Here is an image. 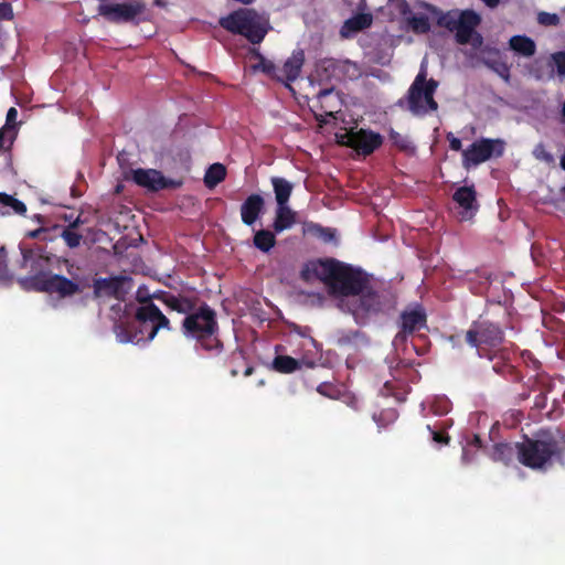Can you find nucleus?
I'll return each instance as SVG.
<instances>
[{
    "instance_id": "nucleus-1",
    "label": "nucleus",
    "mask_w": 565,
    "mask_h": 565,
    "mask_svg": "<svg viewBox=\"0 0 565 565\" xmlns=\"http://www.w3.org/2000/svg\"><path fill=\"white\" fill-rule=\"evenodd\" d=\"M303 277L322 281L338 299V307L352 313L356 321L386 307V297L373 290L360 271L334 259L310 262Z\"/></svg>"
},
{
    "instance_id": "nucleus-2",
    "label": "nucleus",
    "mask_w": 565,
    "mask_h": 565,
    "mask_svg": "<svg viewBox=\"0 0 565 565\" xmlns=\"http://www.w3.org/2000/svg\"><path fill=\"white\" fill-rule=\"evenodd\" d=\"M169 320L152 302H143L137 309L135 321L129 326L116 327V338L120 343H148L160 329L168 328Z\"/></svg>"
},
{
    "instance_id": "nucleus-3",
    "label": "nucleus",
    "mask_w": 565,
    "mask_h": 565,
    "mask_svg": "<svg viewBox=\"0 0 565 565\" xmlns=\"http://www.w3.org/2000/svg\"><path fill=\"white\" fill-rule=\"evenodd\" d=\"M563 437L557 430H544L534 439L520 443L518 449L519 460L532 469H545L562 450Z\"/></svg>"
},
{
    "instance_id": "nucleus-4",
    "label": "nucleus",
    "mask_w": 565,
    "mask_h": 565,
    "mask_svg": "<svg viewBox=\"0 0 565 565\" xmlns=\"http://www.w3.org/2000/svg\"><path fill=\"white\" fill-rule=\"evenodd\" d=\"M220 24L230 32L238 33L252 43H259L266 35L267 21L252 10H238L222 18Z\"/></svg>"
},
{
    "instance_id": "nucleus-5",
    "label": "nucleus",
    "mask_w": 565,
    "mask_h": 565,
    "mask_svg": "<svg viewBox=\"0 0 565 565\" xmlns=\"http://www.w3.org/2000/svg\"><path fill=\"white\" fill-rule=\"evenodd\" d=\"M437 86L436 81L427 79L426 60H424L420 71L408 90V109L416 116L436 110L438 105L434 99V93Z\"/></svg>"
},
{
    "instance_id": "nucleus-6",
    "label": "nucleus",
    "mask_w": 565,
    "mask_h": 565,
    "mask_svg": "<svg viewBox=\"0 0 565 565\" xmlns=\"http://www.w3.org/2000/svg\"><path fill=\"white\" fill-rule=\"evenodd\" d=\"M439 22L450 31H455L460 43L471 42L473 46L481 45V36L475 32L480 22V17L475 11H450L444 14Z\"/></svg>"
},
{
    "instance_id": "nucleus-7",
    "label": "nucleus",
    "mask_w": 565,
    "mask_h": 565,
    "mask_svg": "<svg viewBox=\"0 0 565 565\" xmlns=\"http://www.w3.org/2000/svg\"><path fill=\"white\" fill-rule=\"evenodd\" d=\"M183 333L188 338H193L199 341H214V335L217 330L215 315L207 308L203 307L198 311L188 315L183 320Z\"/></svg>"
},
{
    "instance_id": "nucleus-8",
    "label": "nucleus",
    "mask_w": 565,
    "mask_h": 565,
    "mask_svg": "<svg viewBox=\"0 0 565 565\" xmlns=\"http://www.w3.org/2000/svg\"><path fill=\"white\" fill-rule=\"evenodd\" d=\"M28 289L45 291L60 298L68 297L78 291V285L72 280L52 274H40L22 281Z\"/></svg>"
},
{
    "instance_id": "nucleus-9",
    "label": "nucleus",
    "mask_w": 565,
    "mask_h": 565,
    "mask_svg": "<svg viewBox=\"0 0 565 565\" xmlns=\"http://www.w3.org/2000/svg\"><path fill=\"white\" fill-rule=\"evenodd\" d=\"M335 138L339 143L352 147L363 154L373 152L382 143V138L379 134L364 129L343 128L335 132Z\"/></svg>"
},
{
    "instance_id": "nucleus-10",
    "label": "nucleus",
    "mask_w": 565,
    "mask_h": 565,
    "mask_svg": "<svg viewBox=\"0 0 565 565\" xmlns=\"http://www.w3.org/2000/svg\"><path fill=\"white\" fill-rule=\"evenodd\" d=\"M503 149L504 143L499 139H482L472 143L470 148L462 152V164L469 169L471 166H477L494 156H501Z\"/></svg>"
},
{
    "instance_id": "nucleus-11",
    "label": "nucleus",
    "mask_w": 565,
    "mask_h": 565,
    "mask_svg": "<svg viewBox=\"0 0 565 565\" xmlns=\"http://www.w3.org/2000/svg\"><path fill=\"white\" fill-rule=\"evenodd\" d=\"M137 185L145 188L148 191H160L166 188L177 186L172 180L167 179L160 171L156 169H134L127 175Z\"/></svg>"
},
{
    "instance_id": "nucleus-12",
    "label": "nucleus",
    "mask_w": 565,
    "mask_h": 565,
    "mask_svg": "<svg viewBox=\"0 0 565 565\" xmlns=\"http://www.w3.org/2000/svg\"><path fill=\"white\" fill-rule=\"evenodd\" d=\"M452 199L457 204V214L460 221H470L478 212L479 205L472 186L459 188Z\"/></svg>"
},
{
    "instance_id": "nucleus-13",
    "label": "nucleus",
    "mask_w": 565,
    "mask_h": 565,
    "mask_svg": "<svg viewBox=\"0 0 565 565\" xmlns=\"http://www.w3.org/2000/svg\"><path fill=\"white\" fill-rule=\"evenodd\" d=\"M303 61V52L300 50L294 51L284 65L277 67V73H274V78L281 82H294L300 74Z\"/></svg>"
},
{
    "instance_id": "nucleus-14",
    "label": "nucleus",
    "mask_w": 565,
    "mask_h": 565,
    "mask_svg": "<svg viewBox=\"0 0 565 565\" xmlns=\"http://www.w3.org/2000/svg\"><path fill=\"white\" fill-rule=\"evenodd\" d=\"M98 11L110 21H128L139 12V7L127 3H102Z\"/></svg>"
},
{
    "instance_id": "nucleus-15",
    "label": "nucleus",
    "mask_w": 565,
    "mask_h": 565,
    "mask_svg": "<svg viewBox=\"0 0 565 565\" xmlns=\"http://www.w3.org/2000/svg\"><path fill=\"white\" fill-rule=\"evenodd\" d=\"M426 317L420 308L406 310L402 315V331L395 337L394 342H403L407 333H412L425 326Z\"/></svg>"
},
{
    "instance_id": "nucleus-16",
    "label": "nucleus",
    "mask_w": 565,
    "mask_h": 565,
    "mask_svg": "<svg viewBox=\"0 0 565 565\" xmlns=\"http://www.w3.org/2000/svg\"><path fill=\"white\" fill-rule=\"evenodd\" d=\"M317 97L321 109L324 111V115L316 114V118L320 125L327 124V118H334V114L340 110L341 100L338 94H335L332 89H324L319 92Z\"/></svg>"
},
{
    "instance_id": "nucleus-17",
    "label": "nucleus",
    "mask_w": 565,
    "mask_h": 565,
    "mask_svg": "<svg viewBox=\"0 0 565 565\" xmlns=\"http://www.w3.org/2000/svg\"><path fill=\"white\" fill-rule=\"evenodd\" d=\"M501 339V333L497 327L478 326L467 332V341L470 345L477 347L479 343L494 344Z\"/></svg>"
},
{
    "instance_id": "nucleus-18",
    "label": "nucleus",
    "mask_w": 565,
    "mask_h": 565,
    "mask_svg": "<svg viewBox=\"0 0 565 565\" xmlns=\"http://www.w3.org/2000/svg\"><path fill=\"white\" fill-rule=\"evenodd\" d=\"M373 15L371 13L361 12L354 14L350 19H348L341 30L340 34L342 38L349 39L354 36L360 31H363L372 25Z\"/></svg>"
},
{
    "instance_id": "nucleus-19",
    "label": "nucleus",
    "mask_w": 565,
    "mask_h": 565,
    "mask_svg": "<svg viewBox=\"0 0 565 565\" xmlns=\"http://www.w3.org/2000/svg\"><path fill=\"white\" fill-rule=\"evenodd\" d=\"M264 205L262 196L254 194L247 198L241 209L242 220L245 224L252 225L258 217Z\"/></svg>"
},
{
    "instance_id": "nucleus-20",
    "label": "nucleus",
    "mask_w": 565,
    "mask_h": 565,
    "mask_svg": "<svg viewBox=\"0 0 565 565\" xmlns=\"http://www.w3.org/2000/svg\"><path fill=\"white\" fill-rule=\"evenodd\" d=\"M301 365L312 367L315 364L305 358L297 360L288 355H278L273 361V367L280 373H291L298 370Z\"/></svg>"
},
{
    "instance_id": "nucleus-21",
    "label": "nucleus",
    "mask_w": 565,
    "mask_h": 565,
    "mask_svg": "<svg viewBox=\"0 0 565 565\" xmlns=\"http://www.w3.org/2000/svg\"><path fill=\"white\" fill-rule=\"evenodd\" d=\"M509 47L522 57H531L536 51L535 42L526 35H514L509 41Z\"/></svg>"
},
{
    "instance_id": "nucleus-22",
    "label": "nucleus",
    "mask_w": 565,
    "mask_h": 565,
    "mask_svg": "<svg viewBox=\"0 0 565 565\" xmlns=\"http://www.w3.org/2000/svg\"><path fill=\"white\" fill-rule=\"evenodd\" d=\"M296 223V213L288 204L277 205L274 221V230L282 232L290 228Z\"/></svg>"
},
{
    "instance_id": "nucleus-23",
    "label": "nucleus",
    "mask_w": 565,
    "mask_h": 565,
    "mask_svg": "<svg viewBox=\"0 0 565 565\" xmlns=\"http://www.w3.org/2000/svg\"><path fill=\"white\" fill-rule=\"evenodd\" d=\"M550 71L547 74L536 73V77L539 79H543L545 77L551 78L556 74L558 77H565V52H557L550 56L548 60Z\"/></svg>"
},
{
    "instance_id": "nucleus-24",
    "label": "nucleus",
    "mask_w": 565,
    "mask_h": 565,
    "mask_svg": "<svg viewBox=\"0 0 565 565\" xmlns=\"http://www.w3.org/2000/svg\"><path fill=\"white\" fill-rule=\"evenodd\" d=\"M271 184L277 205L288 204L294 189L292 184L286 179L279 177L271 178Z\"/></svg>"
},
{
    "instance_id": "nucleus-25",
    "label": "nucleus",
    "mask_w": 565,
    "mask_h": 565,
    "mask_svg": "<svg viewBox=\"0 0 565 565\" xmlns=\"http://www.w3.org/2000/svg\"><path fill=\"white\" fill-rule=\"evenodd\" d=\"M0 205L6 209L1 211L2 214H24L26 212V206L23 202L6 193H0Z\"/></svg>"
},
{
    "instance_id": "nucleus-26",
    "label": "nucleus",
    "mask_w": 565,
    "mask_h": 565,
    "mask_svg": "<svg viewBox=\"0 0 565 565\" xmlns=\"http://www.w3.org/2000/svg\"><path fill=\"white\" fill-rule=\"evenodd\" d=\"M518 446L520 443L495 445L492 457L494 460L509 462L515 454L518 455Z\"/></svg>"
},
{
    "instance_id": "nucleus-27",
    "label": "nucleus",
    "mask_w": 565,
    "mask_h": 565,
    "mask_svg": "<svg viewBox=\"0 0 565 565\" xmlns=\"http://www.w3.org/2000/svg\"><path fill=\"white\" fill-rule=\"evenodd\" d=\"M225 167L221 163H214L207 169L204 177V182L206 186L214 188L225 178Z\"/></svg>"
},
{
    "instance_id": "nucleus-28",
    "label": "nucleus",
    "mask_w": 565,
    "mask_h": 565,
    "mask_svg": "<svg viewBox=\"0 0 565 565\" xmlns=\"http://www.w3.org/2000/svg\"><path fill=\"white\" fill-rule=\"evenodd\" d=\"M254 244L263 252H268L275 244V236L269 231H259L255 234Z\"/></svg>"
},
{
    "instance_id": "nucleus-29",
    "label": "nucleus",
    "mask_w": 565,
    "mask_h": 565,
    "mask_svg": "<svg viewBox=\"0 0 565 565\" xmlns=\"http://www.w3.org/2000/svg\"><path fill=\"white\" fill-rule=\"evenodd\" d=\"M18 116V111L15 108L11 107L7 113V124L6 126L0 130V148H3L6 146V136L10 134L9 142H11L13 135L12 130L14 128L13 122Z\"/></svg>"
},
{
    "instance_id": "nucleus-30",
    "label": "nucleus",
    "mask_w": 565,
    "mask_h": 565,
    "mask_svg": "<svg viewBox=\"0 0 565 565\" xmlns=\"http://www.w3.org/2000/svg\"><path fill=\"white\" fill-rule=\"evenodd\" d=\"M338 341L343 347H353L355 349H361L367 344L366 339L359 332L343 334Z\"/></svg>"
},
{
    "instance_id": "nucleus-31",
    "label": "nucleus",
    "mask_w": 565,
    "mask_h": 565,
    "mask_svg": "<svg viewBox=\"0 0 565 565\" xmlns=\"http://www.w3.org/2000/svg\"><path fill=\"white\" fill-rule=\"evenodd\" d=\"M81 223L79 217H77L66 230L63 231L62 237L64 238L67 246L74 248L77 247L81 243L82 235L76 233L74 228Z\"/></svg>"
},
{
    "instance_id": "nucleus-32",
    "label": "nucleus",
    "mask_w": 565,
    "mask_h": 565,
    "mask_svg": "<svg viewBox=\"0 0 565 565\" xmlns=\"http://www.w3.org/2000/svg\"><path fill=\"white\" fill-rule=\"evenodd\" d=\"M412 29L417 33H425L429 30V21L426 15L417 14L409 20Z\"/></svg>"
},
{
    "instance_id": "nucleus-33",
    "label": "nucleus",
    "mask_w": 565,
    "mask_h": 565,
    "mask_svg": "<svg viewBox=\"0 0 565 565\" xmlns=\"http://www.w3.org/2000/svg\"><path fill=\"white\" fill-rule=\"evenodd\" d=\"M537 21L542 25H557L559 18L555 13L540 12L537 14Z\"/></svg>"
},
{
    "instance_id": "nucleus-34",
    "label": "nucleus",
    "mask_w": 565,
    "mask_h": 565,
    "mask_svg": "<svg viewBox=\"0 0 565 565\" xmlns=\"http://www.w3.org/2000/svg\"><path fill=\"white\" fill-rule=\"evenodd\" d=\"M34 257V254L33 252L31 250H26V252H23V264L22 266L25 267V268H31V269H36L38 267H42V264L41 263H44L45 259L43 258H39L38 259V265H35V260L33 259Z\"/></svg>"
},
{
    "instance_id": "nucleus-35",
    "label": "nucleus",
    "mask_w": 565,
    "mask_h": 565,
    "mask_svg": "<svg viewBox=\"0 0 565 565\" xmlns=\"http://www.w3.org/2000/svg\"><path fill=\"white\" fill-rule=\"evenodd\" d=\"M254 68L259 70L273 77L274 73H277V66L274 65L270 61H266L265 58H260L259 63L256 64Z\"/></svg>"
},
{
    "instance_id": "nucleus-36",
    "label": "nucleus",
    "mask_w": 565,
    "mask_h": 565,
    "mask_svg": "<svg viewBox=\"0 0 565 565\" xmlns=\"http://www.w3.org/2000/svg\"><path fill=\"white\" fill-rule=\"evenodd\" d=\"M533 156L537 159V160H541V161H544V162H552L553 161V157L551 153H548L544 146L543 145H537L534 150H533Z\"/></svg>"
},
{
    "instance_id": "nucleus-37",
    "label": "nucleus",
    "mask_w": 565,
    "mask_h": 565,
    "mask_svg": "<svg viewBox=\"0 0 565 565\" xmlns=\"http://www.w3.org/2000/svg\"><path fill=\"white\" fill-rule=\"evenodd\" d=\"M169 303L173 310H177L179 312H185L190 307V305L186 301L177 298H171Z\"/></svg>"
},
{
    "instance_id": "nucleus-38",
    "label": "nucleus",
    "mask_w": 565,
    "mask_h": 565,
    "mask_svg": "<svg viewBox=\"0 0 565 565\" xmlns=\"http://www.w3.org/2000/svg\"><path fill=\"white\" fill-rule=\"evenodd\" d=\"M12 9L8 3H0V20L11 19Z\"/></svg>"
},
{
    "instance_id": "nucleus-39",
    "label": "nucleus",
    "mask_w": 565,
    "mask_h": 565,
    "mask_svg": "<svg viewBox=\"0 0 565 565\" xmlns=\"http://www.w3.org/2000/svg\"><path fill=\"white\" fill-rule=\"evenodd\" d=\"M6 276H7L6 256L3 253V248H0V278H4Z\"/></svg>"
},
{
    "instance_id": "nucleus-40",
    "label": "nucleus",
    "mask_w": 565,
    "mask_h": 565,
    "mask_svg": "<svg viewBox=\"0 0 565 565\" xmlns=\"http://www.w3.org/2000/svg\"><path fill=\"white\" fill-rule=\"evenodd\" d=\"M448 140H449L450 148L452 150H456V151L460 150V148H461L460 139H458L454 135L449 134L448 135Z\"/></svg>"
},
{
    "instance_id": "nucleus-41",
    "label": "nucleus",
    "mask_w": 565,
    "mask_h": 565,
    "mask_svg": "<svg viewBox=\"0 0 565 565\" xmlns=\"http://www.w3.org/2000/svg\"><path fill=\"white\" fill-rule=\"evenodd\" d=\"M434 440L436 443H444V444H447L448 441V438L447 437H444L441 434L439 433H434Z\"/></svg>"
},
{
    "instance_id": "nucleus-42",
    "label": "nucleus",
    "mask_w": 565,
    "mask_h": 565,
    "mask_svg": "<svg viewBox=\"0 0 565 565\" xmlns=\"http://www.w3.org/2000/svg\"><path fill=\"white\" fill-rule=\"evenodd\" d=\"M321 237L327 242V241H331L332 237H333V234L330 232V231H327V230H321Z\"/></svg>"
},
{
    "instance_id": "nucleus-43",
    "label": "nucleus",
    "mask_w": 565,
    "mask_h": 565,
    "mask_svg": "<svg viewBox=\"0 0 565 565\" xmlns=\"http://www.w3.org/2000/svg\"><path fill=\"white\" fill-rule=\"evenodd\" d=\"M40 232H41L40 230L32 231V232H30L28 235H29L30 237H36V236L39 235V233H40Z\"/></svg>"
},
{
    "instance_id": "nucleus-44",
    "label": "nucleus",
    "mask_w": 565,
    "mask_h": 565,
    "mask_svg": "<svg viewBox=\"0 0 565 565\" xmlns=\"http://www.w3.org/2000/svg\"><path fill=\"white\" fill-rule=\"evenodd\" d=\"M473 445L479 447L480 446V438L478 436L473 437Z\"/></svg>"
},
{
    "instance_id": "nucleus-45",
    "label": "nucleus",
    "mask_w": 565,
    "mask_h": 565,
    "mask_svg": "<svg viewBox=\"0 0 565 565\" xmlns=\"http://www.w3.org/2000/svg\"><path fill=\"white\" fill-rule=\"evenodd\" d=\"M462 461L465 462H469L470 459L468 458V455H467V451L465 450L463 454H462Z\"/></svg>"
},
{
    "instance_id": "nucleus-46",
    "label": "nucleus",
    "mask_w": 565,
    "mask_h": 565,
    "mask_svg": "<svg viewBox=\"0 0 565 565\" xmlns=\"http://www.w3.org/2000/svg\"><path fill=\"white\" fill-rule=\"evenodd\" d=\"M561 166L565 170V154L562 157Z\"/></svg>"
}]
</instances>
